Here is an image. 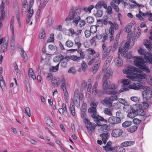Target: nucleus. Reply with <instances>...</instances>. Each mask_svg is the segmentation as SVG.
<instances>
[{
	"mask_svg": "<svg viewBox=\"0 0 152 152\" xmlns=\"http://www.w3.org/2000/svg\"><path fill=\"white\" fill-rule=\"evenodd\" d=\"M7 46V43L4 42L2 45L1 49V53H4L6 51Z\"/></svg>",
	"mask_w": 152,
	"mask_h": 152,
	"instance_id": "473e14b6",
	"label": "nucleus"
},
{
	"mask_svg": "<svg viewBox=\"0 0 152 152\" xmlns=\"http://www.w3.org/2000/svg\"><path fill=\"white\" fill-rule=\"evenodd\" d=\"M54 34H50L49 39L47 40V42H52L54 41Z\"/></svg>",
	"mask_w": 152,
	"mask_h": 152,
	"instance_id": "603ef678",
	"label": "nucleus"
},
{
	"mask_svg": "<svg viewBox=\"0 0 152 152\" xmlns=\"http://www.w3.org/2000/svg\"><path fill=\"white\" fill-rule=\"evenodd\" d=\"M138 126L137 125H133L131 126L128 129V131L131 133L134 132L137 129Z\"/></svg>",
	"mask_w": 152,
	"mask_h": 152,
	"instance_id": "7c9ffc66",
	"label": "nucleus"
},
{
	"mask_svg": "<svg viewBox=\"0 0 152 152\" xmlns=\"http://www.w3.org/2000/svg\"><path fill=\"white\" fill-rule=\"evenodd\" d=\"M81 8L80 6L76 7L74 10V12L77 16H78L79 13L81 12Z\"/></svg>",
	"mask_w": 152,
	"mask_h": 152,
	"instance_id": "864d4df0",
	"label": "nucleus"
},
{
	"mask_svg": "<svg viewBox=\"0 0 152 152\" xmlns=\"http://www.w3.org/2000/svg\"><path fill=\"white\" fill-rule=\"evenodd\" d=\"M74 96L80 100H82L84 97L83 94L82 92H79L78 89H76L74 92Z\"/></svg>",
	"mask_w": 152,
	"mask_h": 152,
	"instance_id": "6ab92c4d",
	"label": "nucleus"
},
{
	"mask_svg": "<svg viewBox=\"0 0 152 152\" xmlns=\"http://www.w3.org/2000/svg\"><path fill=\"white\" fill-rule=\"evenodd\" d=\"M152 102H150V103H148V101L143 102L141 103L140 104H138L141 105V107L140 108L141 109H142V108H144V109H147L149 105L151 104Z\"/></svg>",
	"mask_w": 152,
	"mask_h": 152,
	"instance_id": "a878e982",
	"label": "nucleus"
},
{
	"mask_svg": "<svg viewBox=\"0 0 152 152\" xmlns=\"http://www.w3.org/2000/svg\"><path fill=\"white\" fill-rule=\"evenodd\" d=\"M130 100L135 102H138L140 101V98L137 96H132L131 97Z\"/></svg>",
	"mask_w": 152,
	"mask_h": 152,
	"instance_id": "13d9d810",
	"label": "nucleus"
},
{
	"mask_svg": "<svg viewBox=\"0 0 152 152\" xmlns=\"http://www.w3.org/2000/svg\"><path fill=\"white\" fill-rule=\"evenodd\" d=\"M103 11L102 10H97L96 13H94V15L96 17L100 18L102 16L103 14Z\"/></svg>",
	"mask_w": 152,
	"mask_h": 152,
	"instance_id": "a18cd8bd",
	"label": "nucleus"
},
{
	"mask_svg": "<svg viewBox=\"0 0 152 152\" xmlns=\"http://www.w3.org/2000/svg\"><path fill=\"white\" fill-rule=\"evenodd\" d=\"M91 31L92 33H95L97 29V26H92L90 27Z\"/></svg>",
	"mask_w": 152,
	"mask_h": 152,
	"instance_id": "680f3d73",
	"label": "nucleus"
},
{
	"mask_svg": "<svg viewBox=\"0 0 152 152\" xmlns=\"http://www.w3.org/2000/svg\"><path fill=\"white\" fill-rule=\"evenodd\" d=\"M110 59H108L106 60L104 62V65L106 66H109L110 65V64L111 62V60L112 58V56H110Z\"/></svg>",
	"mask_w": 152,
	"mask_h": 152,
	"instance_id": "4d7b16f0",
	"label": "nucleus"
},
{
	"mask_svg": "<svg viewBox=\"0 0 152 152\" xmlns=\"http://www.w3.org/2000/svg\"><path fill=\"white\" fill-rule=\"evenodd\" d=\"M138 52L139 54L141 55H143L144 56V58L146 56L147 53L146 50L145 49H143L141 48H140L138 50Z\"/></svg>",
	"mask_w": 152,
	"mask_h": 152,
	"instance_id": "72a5a7b5",
	"label": "nucleus"
},
{
	"mask_svg": "<svg viewBox=\"0 0 152 152\" xmlns=\"http://www.w3.org/2000/svg\"><path fill=\"white\" fill-rule=\"evenodd\" d=\"M105 93L107 94L111 95V96L108 98L110 101H113L117 99V96L116 94L117 93L114 91H105Z\"/></svg>",
	"mask_w": 152,
	"mask_h": 152,
	"instance_id": "9d476101",
	"label": "nucleus"
},
{
	"mask_svg": "<svg viewBox=\"0 0 152 152\" xmlns=\"http://www.w3.org/2000/svg\"><path fill=\"white\" fill-rule=\"evenodd\" d=\"M96 109L94 108L90 107L88 110L89 113L93 114L91 115V117L93 118L95 122H96L97 124L101 125L100 122H103L104 123H107V120L104 119L103 117L99 115H97L96 114Z\"/></svg>",
	"mask_w": 152,
	"mask_h": 152,
	"instance_id": "7ed1b4c3",
	"label": "nucleus"
},
{
	"mask_svg": "<svg viewBox=\"0 0 152 152\" xmlns=\"http://www.w3.org/2000/svg\"><path fill=\"white\" fill-rule=\"evenodd\" d=\"M74 7L73 6L72 7L70 10L68 16L65 20V21L66 22L73 20L77 16L76 15H75V13L74 12Z\"/></svg>",
	"mask_w": 152,
	"mask_h": 152,
	"instance_id": "1a4fd4ad",
	"label": "nucleus"
},
{
	"mask_svg": "<svg viewBox=\"0 0 152 152\" xmlns=\"http://www.w3.org/2000/svg\"><path fill=\"white\" fill-rule=\"evenodd\" d=\"M110 136V134L107 132L102 133L100 134V136L102 137V141L104 144L106 143Z\"/></svg>",
	"mask_w": 152,
	"mask_h": 152,
	"instance_id": "a211bd4d",
	"label": "nucleus"
},
{
	"mask_svg": "<svg viewBox=\"0 0 152 152\" xmlns=\"http://www.w3.org/2000/svg\"><path fill=\"white\" fill-rule=\"evenodd\" d=\"M130 42L129 41H128L127 42L125 43V44L124 45V46L122 48V49L126 50V51H128L129 49V47L130 45Z\"/></svg>",
	"mask_w": 152,
	"mask_h": 152,
	"instance_id": "4c0bfd02",
	"label": "nucleus"
},
{
	"mask_svg": "<svg viewBox=\"0 0 152 152\" xmlns=\"http://www.w3.org/2000/svg\"><path fill=\"white\" fill-rule=\"evenodd\" d=\"M86 20L87 22L88 23H92L94 22V18L92 17L89 16L86 18Z\"/></svg>",
	"mask_w": 152,
	"mask_h": 152,
	"instance_id": "c03bdc74",
	"label": "nucleus"
},
{
	"mask_svg": "<svg viewBox=\"0 0 152 152\" xmlns=\"http://www.w3.org/2000/svg\"><path fill=\"white\" fill-rule=\"evenodd\" d=\"M14 9L16 15V18L18 22L19 23L20 20V12L19 7L17 6H16L14 7Z\"/></svg>",
	"mask_w": 152,
	"mask_h": 152,
	"instance_id": "c85d7f7f",
	"label": "nucleus"
},
{
	"mask_svg": "<svg viewBox=\"0 0 152 152\" xmlns=\"http://www.w3.org/2000/svg\"><path fill=\"white\" fill-rule=\"evenodd\" d=\"M94 7V6L93 5H90L88 8L84 7L83 10L85 12H91V10Z\"/></svg>",
	"mask_w": 152,
	"mask_h": 152,
	"instance_id": "de8ad7c7",
	"label": "nucleus"
},
{
	"mask_svg": "<svg viewBox=\"0 0 152 152\" xmlns=\"http://www.w3.org/2000/svg\"><path fill=\"white\" fill-rule=\"evenodd\" d=\"M100 123L101 125L97 124L98 125L100 126V127L98 130V132L100 133L107 132L108 130V128L107 125L106 124L102 125V123H104L103 122H100Z\"/></svg>",
	"mask_w": 152,
	"mask_h": 152,
	"instance_id": "f3484780",
	"label": "nucleus"
},
{
	"mask_svg": "<svg viewBox=\"0 0 152 152\" xmlns=\"http://www.w3.org/2000/svg\"><path fill=\"white\" fill-rule=\"evenodd\" d=\"M66 45L68 47H72L73 45V43L71 41H67L66 43Z\"/></svg>",
	"mask_w": 152,
	"mask_h": 152,
	"instance_id": "69168bd1",
	"label": "nucleus"
},
{
	"mask_svg": "<svg viewBox=\"0 0 152 152\" xmlns=\"http://www.w3.org/2000/svg\"><path fill=\"white\" fill-rule=\"evenodd\" d=\"M69 110L72 115L73 116H75L76 114L75 109V106L74 105V103L72 102H70Z\"/></svg>",
	"mask_w": 152,
	"mask_h": 152,
	"instance_id": "cd10ccee",
	"label": "nucleus"
},
{
	"mask_svg": "<svg viewBox=\"0 0 152 152\" xmlns=\"http://www.w3.org/2000/svg\"><path fill=\"white\" fill-rule=\"evenodd\" d=\"M141 122V121L137 118H134L133 121V123L135 124H139Z\"/></svg>",
	"mask_w": 152,
	"mask_h": 152,
	"instance_id": "774afa93",
	"label": "nucleus"
},
{
	"mask_svg": "<svg viewBox=\"0 0 152 152\" xmlns=\"http://www.w3.org/2000/svg\"><path fill=\"white\" fill-rule=\"evenodd\" d=\"M106 77H104L102 79L103 89L106 90L108 89H114L115 88V86L114 84H112L111 86H108V82L107 81V79Z\"/></svg>",
	"mask_w": 152,
	"mask_h": 152,
	"instance_id": "6e6552de",
	"label": "nucleus"
},
{
	"mask_svg": "<svg viewBox=\"0 0 152 152\" xmlns=\"http://www.w3.org/2000/svg\"><path fill=\"white\" fill-rule=\"evenodd\" d=\"M73 23H75V25L77 26L78 23L80 20V16H78L76 17L75 19H73Z\"/></svg>",
	"mask_w": 152,
	"mask_h": 152,
	"instance_id": "5fc2aeb1",
	"label": "nucleus"
},
{
	"mask_svg": "<svg viewBox=\"0 0 152 152\" xmlns=\"http://www.w3.org/2000/svg\"><path fill=\"white\" fill-rule=\"evenodd\" d=\"M123 70V73L127 75V78L132 80L140 82L145 79V74H139L143 71L149 73L150 70L148 67H127Z\"/></svg>",
	"mask_w": 152,
	"mask_h": 152,
	"instance_id": "f257e3e1",
	"label": "nucleus"
},
{
	"mask_svg": "<svg viewBox=\"0 0 152 152\" xmlns=\"http://www.w3.org/2000/svg\"><path fill=\"white\" fill-rule=\"evenodd\" d=\"M103 1H99L95 6V8L97 10H100L102 7Z\"/></svg>",
	"mask_w": 152,
	"mask_h": 152,
	"instance_id": "58836bf2",
	"label": "nucleus"
},
{
	"mask_svg": "<svg viewBox=\"0 0 152 152\" xmlns=\"http://www.w3.org/2000/svg\"><path fill=\"white\" fill-rule=\"evenodd\" d=\"M104 113L105 114L109 116L112 115L111 110L108 108H106L104 110Z\"/></svg>",
	"mask_w": 152,
	"mask_h": 152,
	"instance_id": "8fccbe9b",
	"label": "nucleus"
},
{
	"mask_svg": "<svg viewBox=\"0 0 152 152\" xmlns=\"http://www.w3.org/2000/svg\"><path fill=\"white\" fill-rule=\"evenodd\" d=\"M142 96L143 98L146 100L150 98L152 96V92L151 91L146 88L142 92Z\"/></svg>",
	"mask_w": 152,
	"mask_h": 152,
	"instance_id": "ddd939ff",
	"label": "nucleus"
},
{
	"mask_svg": "<svg viewBox=\"0 0 152 152\" xmlns=\"http://www.w3.org/2000/svg\"><path fill=\"white\" fill-rule=\"evenodd\" d=\"M108 121L111 124H115L120 123L121 119L117 117L111 116L109 118Z\"/></svg>",
	"mask_w": 152,
	"mask_h": 152,
	"instance_id": "2eb2a0df",
	"label": "nucleus"
},
{
	"mask_svg": "<svg viewBox=\"0 0 152 152\" xmlns=\"http://www.w3.org/2000/svg\"><path fill=\"white\" fill-rule=\"evenodd\" d=\"M132 124L131 121H126L122 123V126L126 128L130 126Z\"/></svg>",
	"mask_w": 152,
	"mask_h": 152,
	"instance_id": "a19ab883",
	"label": "nucleus"
},
{
	"mask_svg": "<svg viewBox=\"0 0 152 152\" xmlns=\"http://www.w3.org/2000/svg\"><path fill=\"white\" fill-rule=\"evenodd\" d=\"M110 5L116 12H119V10L118 6L114 4L113 2L111 1L110 3Z\"/></svg>",
	"mask_w": 152,
	"mask_h": 152,
	"instance_id": "c9c22d12",
	"label": "nucleus"
},
{
	"mask_svg": "<svg viewBox=\"0 0 152 152\" xmlns=\"http://www.w3.org/2000/svg\"><path fill=\"white\" fill-rule=\"evenodd\" d=\"M115 150L117 152H125L126 151L124 148L120 146H116Z\"/></svg>",
	"mask_w": 152,
	"mask_h": 152,
	"instance_id": "ea45409f",
	"label": "nucleus"
},
{
	"mask_svg": "<svg viewBox=\"0 0 152 152\" xmlns=\"http://www.w3.org/2000/svg\"><path fill=\"white\" fill-rule=\"evenodd\" d=\"M102 72L106 73L104 77H106L107 79H110L112 77L113 72L110 68L109 67H103Z\"/></svg>",
	"mask_w": 152,
	"mask_h": 152,
	"instance_id": "9b49d317",
	"label": "nucleus"
},
{
	"mask_svg": "<svg viewBox=\"0 0 152 152\" xmlns=\"http://www.w3.org/2000/svg\"><path fill=\"white\" fill-rule=\"evenodd\" d=\"M0 86L3 91H6V85L4 81L0 82Z\"/></svg>",
	"mask_w": 152,
	"mask_h": 152,
	"instance_id": "e433bc0d",
	"label": "nucleus"
},
{
	"mask_svg": "<svg viewBox=\"0 0 152 152\" xmlns=\"http://www.w3.org/2000/svg\"><path fill=\"white\" fill-rule=\"evenodd\" d=\"M45 120L46 123L50 127L53 126V123L52 122V121L50 118L47 117L45 118Z\"/></svg>",
	"mask_w": 152,
	"mask_h": 152,
	"instance_id": "79ce46f5",
	"label": "nucleus"
},
{
	"mask_svg": "<svg viewBox=\"0 0 152 152\" xmlns=\"http://www.w3.org/2000/svg\"><path fill=\"white\" fill-rule=\"evenodd\" d=\"M118 58L117 60V66H121L123 64V61L120 57Z\"/></svg>",
	"mask_w": 152,
	"mask_h": 152,
	"instance_id": "3c124183",
	"label": "nucleus"
},
{
	"mask_svg": "<svg viewBox=\"0 0 152 152\" xmlns=\"http://www.w3.org/2000/svg\"><path fill=\"white\" fill-rule=\"evenodd\" d=\"M102 104L107 107H111L112 103L108 97L105 98L104 100L102 101Z\"/></svg>",
	"mask_w": 152,
	"mask_h": 152,
	"instance_id": "412c9836",
	"label": "nucleus"
},
{
	"mask_svg": "<svg viewBox=\"0 0 152 152\" xmlns=\"http://www.w3.org/2000/svg\"><path fill=\"white\" fill-rule=\"evenodd\" d=\"M140 107L141 105L137 104L133 105V107L131 109L134 111L129 113L127 116L131 118H133L136 115H137L141 116V118L143 120H145L146 118L145 113L143 109L139 108Z\"/></svg>",
	"mask_w": 152,
	"mask_h": 152,
	"instance_id": "f03ea898",
	"label": "nucleus"
},
{
	"mask_svg": "<svg viewBox=\"0 0 152 152\" xmlns=\"http://www.w3.org/2000/svg\"><path fill=\"white\" fill-rule=\"evenodd\" d=\"M123 83L122 86V88L119 91L120 93L123 92L124 91H128L129 90V81L127 79H123L121 82Z\"/></svg>",
	"mask_w": 152,
	"mask_h": 152,
	"instance_id": "0eeeda50",
	"label": "nucleus"
},
{
	"mask_svg": "<svg viewBox=\"0 0 152 152\" xmlns=\"http://www.w3.org/2000/svg\"><path fill=\"white\" fill-rule=\"evenodd\" d=\"M61 82L62 83L61 85V87L63 90L64 95V98L66 99V101L67 102L68 101L69 95L65 86V79L64 75H62L61 76Z\"/></svg>",
	"mask_w": 152,
	"mask_h": 152,
	"instance_id": "39448f33",
	"label": "nucleus"
},
{
	"mask_svg": "<svg viewBox=\"0 0 152 152\" xmlns=\"http://www.w3.org/2000/svg\"><path fill=\"white\" fill-rule=\"evenodd\" d=\"M123 133V130L120 129H115L112 131L111 135L114 137H118L120 136Z\"/></svg>",
	"mask_w": 152,
	"mask_h": 152,
	"instance_id": "f8f14e48",
	"label": "nucleus"
},
{
	"mask_svg": "<svg viewBox=\"0 0 152 152\" xmlns=\"http://www.w3.org/2000/svg\"><path fill=\"white\" fill-rule=\"evenodd\" d=\"M97 86L98 83L97 82L95 83L94 85L93 86L92 93V94L96 95L97 92Z\"/></svg>",
	"mask_w": 152,
	"mask_h": 152,
	"instance_id": "2f4dec72",
	"label": "nucleus"
},
{
	"mask_svg": "<svg viewBox=\"0 0 152 152\" xmlns=\"http://www.w3.org/2000/svg\"><path fill=\"white\" fill-rule=\"evenodd\" d=\"M81 116L82 118L83 119L84 122H86V121L88 120V119L87 118V115L86 113V110L84 109L81 110Z\"/></svg>",
	"mask_w": 152,
	"mask_h": 152,
	"instance_id": "c756f323",
	"label": "nucleus"
},
{
	"mask_svg": "<svg viewBox=\"0 0 152 152\" xmlns=\"http://www.w3.org/2000/svg\"><path fill=\"white\" fill-rule=\"evenodd\" d=\"M144 45L147 49L149 51H152V44L149 40H146L144 42Z\"/></svg>",
	"mask_w": 152,
	"mask_h": 152,
	"instance_id": "aec40b11",
	"label": "nucleus"
},
{
	"mask_svg": "<svg viewBox=\"0 0 152 152\" xmlns=\"http://www.w3.org/2000/svg\"><path fill=\"white\" fill-rule=\"evenodd\" d=\"M134 62L136 66H146L145 62L142 57H134Z\"/></svg>",
	"mask_w": 152,
	"mask_h": 152,
	"instance_id": "423d86ee",
	"label": "nucleus"
},
{
	"mask_svg": "<svg viewBox=\"0 0 152 152\" xmlns=\"http://www.w3.org/2000/svg\"><path fill=\"white\" fill-rule=\"evenodd\" d=\"M145 87L140 84L139 83H134L132 85L129 86V88L130 89H133L138 90L141 88H145Z\"/></svg>",
	"mask_w": 152,
	"mask_h": 152,
	"instance_id": "4468645a",
	"label": "nucleus"
},
{
	"mask_svg": "<svg viewBox=\"0 0 152 152\" xmlns=\"http://www.w3.org/2000/svg\"><path fill=\"white\" fill-rule=\"evenodd\" d=\"M70 58L74 61H75L80 59V57H77L76 56H70Z\"/></svg>",
	"mask_w": 152,
	"mask_h": 152,
	"instance_id": "338daca9",
	"label": "nucleus"
},
{
	"mask_svg": "<svg viewBox=\"0 0 152 152\" xmlns=\"http://www.w3.org/2000/svg\"><path fill=\"white\" fill-rule=\"evenodd\" d=\"M111 47L110 46L108 47L103 51V55L104 56H106L108 55L109 53L111 51Z\"/></svg>",
	"mask_w": 152,
	"mask_h": 152,
	"instance_id": "f704fd0d",
	"label": "nucleus"
},
{
	"mask_svg": "<svg viewBox=\"0 0 152 152\" xmlns=\"http://www.w3.org/2000/svg\"><path fill=\"white\" fill-rule=\"evenodd\" d=\"M144 59L146 62L151 64H152V54L147 52L144 57Z\"/></svg>",
	"mask_w": 152,
	"mask_h": 152,
	"instance_id": "5701e85b",
	"label": "nucleus"
},
{
	"mask_svg": "<svg viewBox=\"0 0 152 152\" xmlns=\"http://www.w3.org/2000/svg\"><path fill=\"white\" fill-rule=\"evenodd\" d=\"M68 72L71 74H75L76 72V70L74 67H71L68 70Z\"/></svg>",
	"mask_w": 152,
	"mask_h": 152,
	"instance_id": "052dcab7",
	"label": "nucleus"
},
{
	"mask_svg": "<svg viewBox=\"0 0 152 152\" xmlns=\"http://www.w3.org/2000/svg\"><path fill=\"white\" fill-rule=\"evenodd\" d=\"M111 142L109 141L107 143V145L104 147V149L106 152H114L113 151V147H111Z\"/></svg>",
	"mask_w": 152,
	"mask_h": 152,
	"instance_id": "b1692460",
	"label": "nucleus"
},
{
	"mask_svg": "<svg viewBox=\"0 0 152 152\" xmlns=\"http://www.w3.org/2000/svg\"><path fill=\"white\" fill-rule=\"evenodd\" d=\"M51 83L54 87H56L60 84V79L58 77H53L52 79Z\"/></svg>",
	"mask_w": 152,
	"mask_h": 152,
	"instance_id": "dca6fc26",
	"label": "nucleus"
},
{
	"mask_svg": "<svg viewBox=\"0 0 152 152\" xmlns=\"http://www.w3.org/2000/svg\"><path fill=\"white\" fill-rule=\"evenodd\" d=\"M23 112L26 113L27 115L28 116L30 117L31 116V113L30 109L29 107H26L23 109Z\"/></svg>",
	"mask_w": 152,
	"mask_h": 152,
	"instance_id": "49530a36",
	"label": "nucleus"
},
{
	"mask_svg": "<svg viewBox=\"0 0 152 152\" xmlns=\"http://www.w3.org/2000/svg\"><path fill=\"white\" fill-rule=\"evenodd\" d=\"M79 38L78 37L75 40V45H77V48L78 49H79L80 48L81 45V43L79 42V41H78L79 40Z\"/></svg>",
	"mask_w": 152,
	"mask_h": 152,
	"instance_id": "e2e57ef3",
	"label": "nucleus"
},
{
	"mask_svg": "<svg viewBox=\"0 0 152 152\" xmlns=\"http://www.w3.org/2000/svg\"><path fill=\"white\" fill-rule=\"evenodd\" d=\"M127 51H126L125 50L122 49L121 46V47H119L118 52V57L120 58V54H121V56H122L123 57L125 58L126 56Z\"/></svg>",
	"mask_w": 152,
	"mask_h": 152,
	"instance_id": "4be33fe9",
	"label": "nucleus"
},
{
	"mask_svg": "<svg viewBox=\"0 0 152 152\" xmlns=\"http://www.w3.org/2000/svg\"><path fill=\"white\" fill-rule=\"evenodd\" d=\"M53 22V19L52 18H50L48 19L47 23V27H48L51 26Z\"/></svg>",
	"mask_w": 152,
	"mask_h": 152,
	"instance_id": "09e8293b",
	"label": "nucleus"
},
{
	"mask_svg": "<svg viewBox=\"0 0 152 152\" xmlns=\"http://www.w3.org/2000/svg\"><path fill=\"white\" fill-rule=\"evenodd\" d=\"M119 102L124 105L128 106L129 105L128 102H126L124 99L121 98H119L118 99Z\"/></svg>",
	"mask_w": 152,
	"mask_h": 152,
	"instance_id": "37998d69",
	"label": "nucleus"
},
{
	"mask_svg": "<svg viewBox=\"0 0 152 152\" xmlns=\"http://www.w3.org/2000/svg\"><path fill=\"white\" fill-rule=\"evenodd\" d=\"M85 124L86 127L90 135H91L93 132L95 130L96 125L94 123L91 122L89 120L86 121Z\"/></svg>",
	"mask_w": 152,
	"mask_h": 152,
	"instance_id": "20e7f679",
	"label": "nucleus"
},
{
	"mask_svg": "<svg viewBox=\"0 0 152 152\" xmlns=\"http://www.w3.org/2000/svg\"><path fill=\"white\" fill-rule=\"evenodd\" d=\"M28 74L29 77L30 79H31L34 80L36 79V76L32 68H29L28 71Z\"/></svg>",
	"mask_w": 152,
	"mask_h": 152,
	"instance_id": "bb28decb",
	"label": "nucleus"
},
{
	"mask_svg": "<svg viewBox=\"0 0 152 152\" xmlns=\"http://www.w3.org/2000/svg\"><path fill=\"white\" fill-rule=\"evenodd\" d=\"M132 27V26L131 25V24L129 23L126 26L125 28V31L126 32H127L130 30Z\"/></svg>",
	"mask_w": 152,
	"mask_h": 152,
	"instance_id": "0e129e2a",
	"label": "nucleus"
},
{
	"mask_svg": "<svg viewBox=\"0 0 152 152\" xmlns=\"http://www.w3.org/2000/svg\"><path fill=\"white\" fill-rule=\"evenodd\" d=\"M1 12L0 20L2 21L4 19L5 13L4 10H1Z\"/></svg>",
	"mask_w": 152,
	"mask_h": 152,
	"instance_id": "6e6d98bb",
	"label": "nucleus"
},
{
	"mask_svg": "<svg viewBox=\"0 0 152 152\" xmlns=\"http://www.w3.org/2000/svg\"><path fill=\"white\" fill-rule=\"evenodd\" d=\"M45 37V31L44 29H43L42 32L39 34V37L41 39H44Z\"/></svg>",
	"mask_w": 152,
	"mask_h": 152,
	"instance_id": "bf43d9fd",
	"label": "nucleus"
},
{
	"mask_svg": "<svg viewBox=\"0 0 152 152\" xmlns=\"http://www.w3.org/2000/svg\"><path fill=\"white\" fill-rule=\"evenodd\" d=\"M134 142L132 141H127L123 142L121 144V146L126 147L131 146L134 144Z\"/></svg>",
	"mask_w": 152,
	"mask_h": 152,
	"instance_id": "393cba45",
	"label": "nucleus"
}]
</instances>
